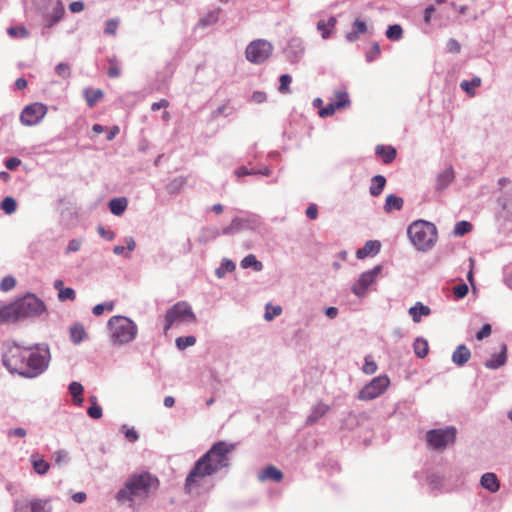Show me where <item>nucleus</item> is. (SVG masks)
Instances as JSON below:
<instances>
[{
  "label": "nucleus",
  "mask_w": 512,
  "mask_h": 512,
  "mask_svg": "<svg viewBox=\"0 0 512 512\" xmlns=\"http://www.w3.org/2000/svg\"><path fill=\"white\" fill-rule=\"evenodd\" d=\"M7 434L9 437L17 436V437L23 438L26 436V430L23 428H14V429L8 430Z\"/></svg>",
  "instance_id": "62"
},
{
  "label": "nucleus",
  "mask_w": 512,
  "mask_h": 512,
  "mask_svg": "<svg viewBox=\"0 0 512 512\" xmlns=\"http://www.w3.org/2000/svg\"><path fill=\"white\" fill-rule=\"evenodd\" d=\"M69 392L70 394L72 395L73 397V403L74 405L76 406H81L83 404V397H82V393H83V386L81 383L79 382H72L70 383L69 385Z\"/></svg>",
  "instance_id": "28"
},
{
  "label": "nucleus",
  "mask_w": 512,
  "mask_h": 512,
  "mask_svg": "<svg viewBox=\"0 0 512 512\" xmlns=\"http://www.w3.org/2000/svg\"><path fill=\"white\" fill-rule=\"evenodd\" d=\"M481 78L474 77L470 81L463 80L460 84V87L463 91H465L470 97H474L476 94L475 89L481 86Z\"/></svg>",
  "instance_id": "30"
},
{
  "label": "nucleus",
  "mask_w": 512,
  "mask_h": 512,
  "mask_svg": "<svg viewBox=\"0 0 512 512\" xmlns=\"http://www.w3.org/2000/svg\"><path fill=\"white\" fill-rule=\"evenodd\" d=\"M455 174L452 166L446 167L442 172L437 175L436 189L438 191L446 189L454 180Z\"/></svg>",
  "instance_id": "14"
},
{
  "label": "nucleus",
  "mask_w": 512,
  "mask_h": 512,
  "mask_svg": "<svg viewBox=\"0 0 512 512\" xmlns=\"http://www.w3.org/2000/svg\"><path fill=\"white\" fill-rule=\"evenodd\" d=\"M84 3L82 1H74L69 4V10L72 13H79L84 10Z\"/></svg>",
  "instance_id": "57"
},
{
  "label": "nucleus",
  "mask_w": 512,
  "mask_h": 512,
  "mask_svg": "<svg viewBox=\"0 0 512 512\" xmlns=\"http://www.w3.org/2000/svg\"><path fill=\"white\" fill-rule=\"evenodd\" d=\"M252 99L256 103H262L266 100V93L261 91H256L252 95Z\"/></svg>",
  "instance_id": "64"
},
{
  "label": "nucleus",
  "mask_w": 512,
  "mask_h": 512,
  "mask_svg": "<svg viewBox=\"0 0 512 512\" xmlns=\"http://www.w3.org/2000/svg\"><path fill=\"white\" fill-rule=\"evenodd\" d=\"M409 315L412 317L415 323H419L421 321L422 316H428L431 313V310L428 306L423 305L421 302H417L416 305L409 309Z\"/></svg>",
  "instance_id": "26"
},
{
  "label": "nucleus",
  "mask_w": 512,
  "mask_h": 512,
  "mask_svg": "<svg viewBox=\"0 0 512 512\" xmlns=\"http://www.w3.org/2000/svg\"><path fill=\"white\" fill-rule=\"evenodd\" d=\"M14 302L0 308V324H10L20 320Z\"/></svg>",
  "instance_id": "15"
},
{
  "label": "nucleus",
  "mask_w": 512,
  "mask_h": 512,
  "mask_svg": "<svg viewBox=\"0 0 512 512\" xmlns=\"http://www.w3.org/2000/svg\"><path fill=\"white\" fill-rule=\"evenodd\" d=\"M14 305L20 319L40 315L45 309L44 303L32 294L14 301Z\"/></svg>",
  "instance_id": "8"
},
{
  "label": "nucleus",
  "mask_w": 512,
  "mask_h": 512,
  "mask_svg": "<svg viewBox=\"0 0 512 512\" xmlns=\"http://www.w3.org/2000/svg\"><path fill=\"white\" fill-rule=\"evenodd\" d=\"M235 449L234 444L224 441L215 443L198 461L188 474L185 482L187 492L200 487L202 480L229 465V454Z\"/></svg>",
  "instance_id": "2"
},
{
  "label": "nucleus",
  "mask_w": 512,
  "mask_h": 512,
  "mask_svg": "<svg viewBox=\"0 0 512 512\" xmlns=\"http://www.w3.org/2000/svg\"><path fill=\"white\" fill-rule=\"evenodd\" d=\"M55 71L58 76L64 79L69 78L71 75L70 66L67 63H59L56 66Z\"/></svg>",
  "instance_id": "50"
},
{
  "label": "nucleus",
  "mask_w": 512,
  "mask_h": 512,
  "mask_svg": "<svg viewBox=\"0 0 512 512\" xmlns=\"http://www.w3.org/2000/svg\"><path fill=\"white\" fill-rule=\"evenodd\" d=\"M330 410L329 405L319 402L311 409L310 415L306 419V423L312 425L316 423L321 417H323Z\"/></svg>",
  "instance_id": "19"
},
{
  "label": "nucleus",
  "mask_w": 512,
  "mask_h": 512,
  "mask_svg": "<svg viewBox=\"0 0 512 512\" xmlns=\"http://www.w3.org/2000/svg\"><path fill=\"white\" fill-rule=\"evenodd\" d=\"M218 21V12H209L207 16L202 17L199 21L202 27H206L208 25L214 24Z\"/></svg>",
  "instance_id": "49"
},
{
  "label": "nucleus",
  "mask_w": 512,
  "mask_h": 512,
  "mask_svg": "<svg viewBox=\"0 0 512 512\" xmlns=\"http://www.w3.org/2000/svg\"><path fill=\"white\" fill-rule=\"evenodd\" d=\"M381 248V244L377 240L367 241L362 248H359L356 252V256L359 259H364L369 256L376 255Z\"/></svg>",
  "instance_id": "17"
},
{
  "label": "nucleus",
  "mask_w": 512,
  "mask_h": 512,
  "mask_svg": "<svg viewBox=\"0 0 512 512\" xmlns=\"http://www.w3.org/2000/svg\"><path fill=\"white\" fill-rule=\"evenodd\" d=\"M118 26H119L118 19L107 20L105 23V29H104L105 34L115 36L117 33Z\"/></svg>",
  "instance_id": "46"
},
{
  "label": "nucleus",
  "mask_w": 512,
  "mask_h": 512,
  "mask_svg": "<svg viewBox=\"0 0 512 512\" xmlns=\"http://www.w3.org/2000/svg\"><path fill=\"white\" fill-rule=\"evenodd\" d=\"M454 295L461 299L468 294V286L465 283L458 284L453 288Z\"/></svg>",
  "instance_id": "53"
},
{
  "label": "nucleus",
  "mask_w": 512,
  "mask_h": 512,
  "mask_svg": "<svg viewBox=\"0 0 512 512\" xmlns=\"http://www.w3.org/2000/svg\"><path fill=\"white\" fill-rule=\"evenodd\" d=\"M390 384V379L386 375L373 378L365 385L358 394L360 400L369 401L383 394Z\"/></svg>",
  "instance_id": "10"
},
{
  "label": "nucleus",
  "mask_w": 512,
  "mask_h": 512,
  "mask_svg": "<svg viewBox=\"0 0 512 512\" xmlns=\"http://www.w3.org/2000/svg\"><path fill=\"white\" fill-rule=\"evenodd\" d=\"M103 91L100 89H86L84 91V97L87 105L92 108L95 104L103 98Z\"/></svg>",
  "instance_id": "31"
},
{
  "label": "nucleus",
  "mask_w": 512,
  "mask_h": 512,
  "mask_svg": "<svg viewBox=\"0 0 512 512\" xmlns=\"http://www.w3.org/2000/svg\"><path fill=\"white\" fill-rule=\"evenodd\" d=\"M404 200L396 196L394 194H389L386 196L385 204H384V211L386 213H391L394 210H401L403 208Z\"/></svg>",
  "instance_id": "25"
},
{
  "label": "nucleus",
  "mask_w": 512,
  "mask_h": 512,
  "mask_svg": "<svg viewBox=\"0 0 512 512\" xmlns=\"http://www.w3.org/2000/svg\"><path fill=\"white\" fill-rule=\"evenodd\" d=\"M169 106V102L168 100L166 99H161L159 102H154L152 105H151V109L153 111H157L161 108H167Z\"/></svg>",
  "instance_id": "63"
},
{
  "label": "nucleus",
  "mask_w": 512,
  "mask_h": 512,
  "mask_svg": "<svg viewBox=\"0 0 512 512\" xmlns=\"http://www.w3.org/2000/svg\"><path fill=\"white\" fill-rule=\"evenodd\" d=\"M31 462L35 472L39 475L46 474L50 468L49 463L38 455H32Z\"/></svg>",
  "instance_id": "32"
},
{
  "label": "nucleus",
  "mask_w": 512,
  "mask_h": 512,
  "mask_svg": "<svg viewBox=\"0 0 512 512\" xmlns=\"http://www.w3.org/2000/svg\"><path fill=\"white\" fill-rule=\"evenodd\" d=\"M506 352H507V347L505 344H502L500 353L493 355L491 359H489L485 362L486 368L497 369V368L503 366L507 361Z\"/></svg>",
  "instance_id": "20"
},
{
  "label": "nucleus",
  "mask_w": 512,
  "mask_h": 512,
  "mask_svg": "<svg viewBox=\"0 0 512 512\" xmlns=\"http://www.w3.org/2000/svg\"><path fill=\"white\" fill-rule=\"evenodd\" d=\"M407 234L413 245L420 251L430 250L437 242V228L433 223L417 220L411 223Z\"/></svg>",
  "instance_id": "4"
},
{
  "label": "nucleus",
  "mask_w": 512,
  "mask_h": 512,
  "mask_svg": "<svg viewBox=\"0 0 512 512\" xmlns=\"http://www.w3.org/2000/svg\"><path fill=\"white\" fill-rule=\"evenodd\" d=\"M0 208L6 213V214H12L16 211L17 203L14 198L7 196L5 197L1 204Z\"/></svg>",
  "instance_id": "38"
},
{
  "label": "nucleus",
  "mask_w": 512,
  "mask_h": 512,
  "mask_svg": "<svg viewBox=\"0 0 512 512\" xmlns=\"http://www.w3.org/2000/svg\"><path fill=\"white\" fill-rule=\"evenodd\" d=\"M332 100L336 102L338 109H345L350 106L349 95L344 90H336Z\"/></svg>",
  "instance_id": "34"
},
{
  "label": "nucleus",
  "mask_w": 512,
  "mask_h": 512,
  "mask_svg": "<svg viewBox=\"0 0 512 512\" xmlns=\"http://www.w3.org/2000/svg\"><path fill=\"white\" fill-rule=\"evenodd\" d=\"M386 185V178L382 175H376L372 178L369 192L373 197L379 196Z\"/></svg>",
  "instance_id": "27"
},
{
  "label": "nucleus",
  "mask_w": 512,
  "mask_h": 512,
  "mask_svg": "<svg viewBox=\"0 0 512 512\" xmlns=\"http://www.w3.org/2000/svg\"><path fill=\"white\" fill-rule=\"evenodd\" d=\"M354 30L359 34H364L367 31V26L364 21L356 19L353 23Z\"/></svg>",
  "instance_id": "59"
},
{
  "label": "nucleus",
  "mask_w": 512,
  "mask_h": 512,
  "mask_svg": "<svg viewBox=\"0 0 512 512\" xmlns=\"http://www.w3.org/2000/svg\"><path fill=\"white\" fill-rule=\"evenodd\" d=\"M380 271L381 267L376 266L372 270L362 273L358 281L352 287L353 293L359 297L365 295L368 287L375 281Z\"/></svg>",
  "instance_id": "12"
},
{
  "label": "nucleus",
  "mask_w": 512,
  "mask_h": 512,
  "mask_svg": "<svg viewBox=\"0 0 512 512\" xmlns=\"http://www.w3.org/2000/svg\"><path fill=\"white\" fill-rule=\"evenodd\" d=\"M20 164H21V160L19 158H16V157H11V158H9V159H7L5 161V166L9 170L16 169Z\"/></svg>",
  "instance_id": "58"
},
{
  "label": "nucleus",
  "mask_w": 512,
  "mask_h": 512,
  "mask_svg": "<svg viewBox=\"0 0 512 512\" xmlns=\"http://www.w3.org/2000/svg\"><path fill=\"white\" fill-rule=\"evenodd\" d=\"M375 153L385 164L391 163L396 157V149L392 146L377 145Z\"/></svg>",
  "instance_id": "22"
},
{
  "label": "nucleus",
  "mask_w": 512,
  "mask_h": 512,
  "mask_svg": "<svg viewBox=\"0 0 512 512\" xmlns=\"http://www.w3.org/2000/svg\"><path fill=\"white\" fill-rule=\"evenodd\" d=\"M65 14L64 6L61 1H57L51 14L46 15V27H52L59 22Z\"/></svg>",
  "instance_id": "21"
},
{
  "label": "nucleus",
  "mask_w": 512,
  "mask_h": 512,
  "mask_svg": "<svg viewBox=\"0 0 512 512\" xmlns=\"http://www.w3.org/2000/svg\"><path fill=\"white\" fill-rule=\"evenodd\" d=\"M241 266L243 268L252 267L255 271H261L263 268V264L260 261H258L253 254H249L246 257H244L243 260L241 261Z\"/></svg>",
  "instance_id": "37"
},
{
  "label": "nucleus",
  "mask_w": 512,
  "mask_h": 512,
  "mask_svg": "<svg viewBox=\"0 0 512 512\" xmlns=\"http://www.w3.org/2000/svg\"><path fill=\"white\" fill-rule=\"evenodd\" d=\"M107 62L109 64V67L107 70V75L110 78L119 77L121 74V70H120L119 61H118L117 57L116 56L108 57Z\"/></svg>",
  "instance_id": "35"
},
{
  "label": "nucleus",
  "mask_w": 512,
  "mask_h": 512,
  "mask_svg": "<svg viewBox=\"0 0 512 512\" xmlns=\"http://www.w3.org/2000/svg\"><path fill=\"white\" fill-rule=\"evenodd\" d=\"M413 350L417 357L425 358L429 353V345L426 339L418 337L413 343Z\"/></svg>",
  "instance_id": "29"
},
{
  "label": "nucleus",
  "mask_w": 512,
  "mask_h": 512,
  "mask_svg": "<svg viewBox=\"0 0 512 512\" xmlns=\"http://www.w3.org/2000/svg\"><path fill=\"white\" fill-rule=\"evenodd\" d=\"M127 207L126 198H114L109 202L110 211L116 215L120 216L124 213Z\"/></svg>",
  "instance_id": "33"
},
{
  "label": "nucleus",
  "mask_w": 512,
  "mask_h": 512,
  "mask_svg": "<svg viewBox=\"0 0 512 512\" xmlns=\"http://www.w3.org/2000/svg\"><path fill=\"white\" fill-rule=\"evenodd\" d=\"M175 343L178 349L184 350L187 347L193 346L196 343V338L194 336L178 337Z\"/></svg>",
  "instance_id": "41"
},
{
  "label": "nucleus",
  "mask_w": 512,
  "mask_h": 512,
  "mask_svg": "<svg viewBox=\"0 0 512 512\" xmlns=\"http://www.w3.org/2000/svg\"><path fill=\"white\" fill-rule=\"evenodd\" d=\"M470 358L471 352L469 348L464 344L457 346L452 354V361L457 366L465 365L470 360Z\"/></svg>",
  "instance_id": "18"
},
{
  "label": "nucleus",
  "mask_w": 512,
  "mask_h": 512,
  "mask_svg": "<svg viewBox=\"0 0 512 512\" xmlns=\"http://www.w3.org/2000/svg\"><path fill=\"white\" fill-rule=\"evenodd\" d=\"M16 285V280L11 277V276H7V277H4L0 283V288L2 291H9L11 290L12 288H14Z\"/></svg>",
  "instance_id": "51"
},
{
  "label": "nucleus",
  "mask_w": 512,
  "mask_h": 512,
  "mask_svg": "<svg viewBox=\"0 0 512 512\" xmlns=\"http://www.w3.org/2000/svg\"><path fill=\"white\" fill-rule=\"evenodd\" d=\"M108 329L110 339L115 345H124L132 342L138 333L135 322L125 316L116 315L109 319Z\"/></svg>",
  "instance_id": "5"
},
{
  "label": "nucleus",
  "mask_w": 512,
  "mask_h": 512,
  "mask_svg": "<svg viewBox=\"0 0 512 512\" xmlns=\"http://www.w3.org/2000/svg\"><path fill=\"white\" fill-rule=\"evenodd\" d=\"M87 414L92 419H100L102 417V408L100 405H91L87 410Z\"/></svg>",
  "instance_id": "54"
},
{
  "label": "nucleus",
  "mask_w": 512,
  "mask_h": 512,
  "mask_svg": "<svg viewBox=\"0 0 512 512\" xmlns=\"http://www.w3.org/2000/svg\"><path fill=\"white\" fill-rule=\"evenodd\" d=\"M455 438L456 429L454 427L432 429L426 434V440L429 446L435 450L445 449L449 444L455 441Z\"/></svg>",
  "instance_id": "9"
},
{
  "label": "nucleus",
  "mask_w": 512,
  "mask_h": 512,
  "mask_svg": "<svg viewBox=\"0 0 512 512\" xmlns=\"http://www.w3.org/2000/svg\"><path fill=\"white\" fill-rule=\"evenodd\" d=\"M15 512H51V509L47 507V501L18 500L15 503Z\"/></svg>",
  "instance_id": "13"
},
{
  "label": "nucleus",
  "mask_w": 512,
  "mask_h": 512,
  "mask_svg": "<svg viewBox=\"0 0 512 512\" xmlns=\"http://www.w3.org/2000/svg\"><path fill=\"white\" fill-rule=\"evenodd\" d=\"M279 82H280L279 91L284 94L289 93L290 92L289 86L292 82L291 76L288 74H283L280 76Z\"/></svg>",
  "instance_id": "45"
},
{
  "label": "nucleus",
  "mask_w": 512,
  "mask_h": 512,
  "mask_svg": "<svg viewBox=\"0 0 512 512\" xmlns=\"http://www.w3.org/2000/svg\"><path fill=\"white\" fill-rule=\"evenodd\" d=\"M337 23V19L334 16H331L327 22L324 20H320L317 23V29L320 31L322 38L327 39L330 37L331 33L335 29Z\"/></svg>",
  "instance_id": "24"
},
{
  "label": "nucleus",
  "mask_w": 512,
  "mask_h": 512,
  "mask_svg": "<svg viewBox=\"0 0 512 512\" xmlns=\"http://www.w3.org/2000/svg\"><path fill=\"white\" fill-rule=\"evenodd\" d=\"M159 487V480L148 472L131 475L124 486L117 492L115 498L120 503H129L146 500L149 495Z\"/></svg>",
  "instance_id": "3"
},
{
  "label": "nucleus",
  "mask_w": 512,
  "mask_h": 512,
  "mask_svg": "<svg viewBox=\"0 0 512 512\" xmlns=\"http://www.w3.org/2000/svg\"><path fill=\"white\" fill-rule=\"evenodd\" d=\"M336 110H339L338 106H336V102L335 101L331 100L326 105V107H324V108L319 110V115L322 118L329 117V116H332L336 112Z\"/></svg>",
  "instance_id": "44"
},
{
  "label": "nucleus",
  "mask_w": 512,
  "mask_h": 512,
  "mask_svg": "<svg viewBox=\"0 0 512 512\" xmlns=\"http://www.w3.org/2000/svg\"><path fill=\"white\" fill-rule=\"evenodd\" d=\"M481 486L492 493H495L499 490L500 484L497 476L494 473H485L481 477Z\"/></svg>",
  "instance_id": "23"
},
{
  "label": "nucleus",
  "mask_w": 512,
  "mask_h": 512,
  "mask_svg": "<svg viewBox=\"0 0 512 512\" xmlns=\"http://www.w3.org/2000/svg\"><path fill=\"white\" fill-rule=\"evenodd\" d=\"M362 371L367 375L374 374L377 371V364L371 355L365 357V363L362 367Z\"/></svg>",
  "instance_id": "43"
},
{
  "label": "nucleus",
  "mask_w": 512,
  "mask_h": 512,
  "mask_svg": "<svg viewBox=\"0 0 512 512\" xmlns=\"http://www.w3.org/2000/svg\"><path fill=\"white\" fill-rule=\"evenodd\" d=\"M472 230L471 223L467 221H459L456 223L454 227V234L456 236H463L466 233H469Z\"/></svg>",
  "instance_id": "42"
},
{
  "label": "nucleus",
  "mask_w": 512,
  "mask_h": 512,
  "mask_svg": "<svg viewBox=\"0 0 512 512\" xmlns=\"http://www.w3.org/2000/svg\"><path fill=\"white\" fill-rule=\"evenodd\" d=\"M47 111L46 105L35 102L23 109L20 120L22 124L26 126L36 125L45 117Z\"/></svg>",
  "instance_id": "11"
},
{
  "label": "nucleus",
  "mask_w": 512,
  "mask_h": 512,
  "mask_svg": "<svg viewBox=\"0 0 512 512\" xmlns=\"http://www.w3.org/2000/svg\"><path fill=\"white\" fill-rule=\"evenodd\" d=\"M7 33L12 38H27L29 36L28 30L22 25L9 27Z\"/></svg>",
  "instance_id": "39"
},
{
  "label": "nucleus",
  "mask_w": 512,
  "mask_h": 512,
  "mask_svg": "<svg viewBox=\"0 0 512 512\" xmlns=\"http://www.w3.org/2000/svg\"><path fill=\"white\" fill-rule=\"evenodd\" d=\"M82 241L80 239H72L66 248V253L77 252L80 250Z\"/></svg>",
  "instance_id": "55"
},
{
  "label": "nucleus",
  "mask_w": 512,
  "mask_h": 512,
  "mask_svg": "<svg viewBox=\"0 0 512 512\" xmlns=\"http://www.w3.org/2000/svg\"><path fill=\"white\" fill-rule=\"evenodd\" d=\"M258 479L262 482L267 480L280 482L283 479V473L274 465H269L261 470L258 474Z\"/></svg>",
  "instance_id": "16"
},
{
  "label": "nucleus",
  "mask_w": 512,
  "mask_h": 512,
  "mask_svg": "<svg viewBox=\"0 0 512 512\" xmlns=\"http://www.w3.org/2000/svg\"><path fill=\"white\" fill-rule=\"evenodd\" d=\"M58 298L61 301H66V300L73 301L76 298V293L72 288L65 287L64 289H60V292L58 293Z\"/></svg>",
  "instance_id": "47"
},
{
  "label": "nucleus",
  "mask_w": 512,
  "mask_h": 512,
  "mask_svg": "<svg viewBox=\"0 0 512 512\" xmlns=\"http://www.w3.org/2000/svg\"><path fill=\"white\" fill-rule=\"evenodd\" d=\"M282 312V308L280 306H272L270 304H268L266 306V311H265V319L270 321L272 320L275 316H278L280 315Z\"/></svg>",
  "instance_id": "48"
},
{
  "label": "nucleus",
  "mask_w": 512,
  "mask_h": 512,
  "mask_svg": "<svg viewBox=\"0 0 512 512\" xmlns=\"http://www.w3.org/2000/svg\"><path fill=\"white\" fill-rule=\"evenodd\" d=\"M403 30L402 27L398 24L390 25L386 30V36L390 40L397 41L402 38Z\"/></svg>",
  "instance_id": "40"
},
{
  "label": "nucleus",
  "mask_w": 512,
  "mask_h": 512,
  "mask_svg": "<svg viewBox=\"0 0 512 512\" xmlns=\"http://www.w3.org/2000/svg\"><path fill=\"white\" fill-rule=\"evenodd\" d=\"M449 53L457 54L461 51V45L456 39H449L446 44Z\"/></svg>",
  "instance_id": "52"
},
{
  "label": "nucleus",
  "mask_w": 512,
  "mask_h": 512,
  "mask_svg": "<svg viewBox=\"0 0 512 512\" xmlns=\"http://www.w3.org/2000/svg\"><path fill=\"white\" fill-rule=\"evenodd\" d=\"M70 337L73 343L79 344L86 337V331L84 327L80 324L71 327Z\"/></svg>",
  "instance_id": "36"
},
{
  "label": "nucleus",
  "mask_w": 512,
  "mask_h": 512,
  "mask_svg": "<svg viewBox=\"0 0 512 512\" xmlns=\"http://www.w3.org/2000/svg\"><path fill=\"white\" fill-rule=\"evenodd\" d=\"M197 321L196 315L191 306L186 301H179L170 307L164 316V333L174 325L182 323H194Z\"/></svg>",
  "instance_id": "6"
},
{
  "label": "nucleus",
  "mask_w": 512,
  "mask_h": 512,
  "mask_svg": "<svg viewBox=\"0 0 512 512\" xmlns=\"http://www.w3.org/2000/svg\"><path fill=\"white\" fill-rule=\"evenodd\" d=\"M252 174H256V171L254 170H249L247 169L245 166H241L239 168H237L235 170V175L240 178V177H243V176H246V175H252Z\"/></svg>",
  "instance_id": "61"
},
{
  "label": "nucleus",
  "mask_w": 512,
  "mask_h": 512,
  "mask_svg": "<svg viewBox=\"0 0 512 512\" xmlns=\"http://www.w3.org/2000/svg\"><path fill=\"white\" fill-rule=\"evenodd\" d=\"M49 352L38 346L24 347L15 342L7 344L3 364L11 373L25 377L41 374L48 365Z\"/></svg>",
  "instance_id": "1"
},
{
  "label": "nucleus",
  "mask_w": 512,
  "mask_h": 512,
  "mask_svg": "<svg viewBox=\"0 0 512 512\" xmlns=\"http://www.w3.org/2000/svg\"><path fill=\"white\" fill-rule=\"evenodd\" d=\"M273 52V45L265 39H256L250 42L245 49L246 59L253 64H262L267 61Z\"/></svg>",
  "instance_id": "7"
},
{
  "label": "nucleus",
  "mask_w": 512,
  "mask_h": 512,
  "mask_svg": "<svg viewBox=\"0 0 512 512\" xmlns=\"http://www.w3.org/2000/svg\"><path fill=\"white\" fill-rule=\"evenodd\" d=\"M306 216L311 220H315L318 217V208L315 204H310L306 209Z\"/></svg>",
  "instance_id": "60"
},
{
  "label": "nucleus",
  "mask_w": 512,
  "mask_h": 512,
  "mask_svg": "<svg viewBox=\"0 0 512 512\" xmlns=\"http://www.w3.org/2000/svg\"><path fill=\"white\" fill-rule=\"evenodd\" d=\"M490 334H491V325L485 324L482 326L480 331H478V333L476 334V338L478 340H482V339L488 337Z\"/></svg>",
  "instance_id": "56"
}]
</instances>
